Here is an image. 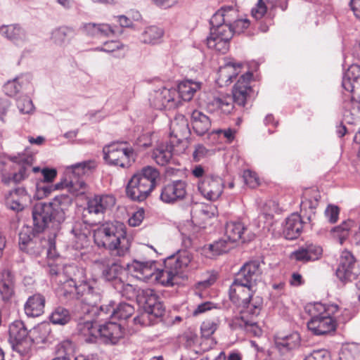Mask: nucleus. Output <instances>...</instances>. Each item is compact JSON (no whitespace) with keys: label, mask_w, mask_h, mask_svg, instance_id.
Wrapping results in <instances>:
<instances>
[{"label":"nucleus","mask_w":360,"mask_h":360,"mask_svg":"<svg viewBox=\"0 0 360 360\" xmlns=\"http://www.w3.org/2000/svg\"><path fill=\"white\" fill-rule=\"evenodd\" d=\"M336 321L330 314H313L307 323L308 329L315 335H324L336 329Z\"/></svg>","instance_id":"nucleus-12"},{"label":"nucleus","mask_w":360,"mask_h":360,"mask_svg":"<svg viewBox=\"0 0 360 360\" xmlns=\"http://www.w3.org/2000/svg\"><path fill=\"white\" fill-rule=\"evenodd\" d=\"M112 317L118 319H127L134 313L133 305L126 302H120L116 305V309H112Z\"/></svg>","instance_id":"nucleus-45"},{"label":"nucleus","mask_w":360,"mask_h":360,"mask_svg":"<svg viewBox=\"0 0 360 360\" xmlns=\"http://www.w3.org/2000/svg\"><path fill=\"white\" fill-rule=\"evenodd\" d=\"M250 320H248L245 319L244 316H236L233 319L230 323V327L233 330L237 329H243V330H249L248 324Z\"/></svg>","instance_id":"nucleus-62"},{"label":"nucleus","mask_w":360,"mask_h":360,"mask_svg":"<svg viewBox=\"0 0 360 360\" xmlns=\"http://www.w3.org/2000/svg\"><path fill=\"white\" fill-rule=\"evenodd\" d=\"M77 360L75 356V348L70 340H65L58 344L56 347V357L52 360Z\"/></svg>","instance_id":"nucleus-33"},{"label":"nucleus","mask_w":360,"mask_h":360,"mask_svg":"<svg viewBox=\"0 0 360 360\" xmlns=\"http://www.w3.org/2000/svg\"><path fill=\"white\" fill-rule=\"evenodd\" d=\"M140 299L143 302L144 311L152 314L154 318H160L163 316L165 307L154 290L149 288L143 290Z\"/></svg>","instance_id":"nucleus-16"},{"label":"nucleus","mask_w":360,"mask_h":360,"mask_svg":"<svg viewBox=\"0 0 360 360\" xmlns=\"http://www.w3.org/2000/svg\"><path fill=\"white\" fill-rule=\"evenodd\" d=\"M8 340L13 351L21 357H28L32 340L28 338V331L22 321H15L8 328Z\"/></svg>","instance_id":"nucleus-7"},{"label":"nucleus","mask_w":360,"mask_h":360,"mask_svg":"<svg viewBox=\"0 0 360 360\" xmlns=\"http://www.w3.org/2000/svg\"><path fill=\"white\" fill-rule=\"evenodd\" d=\"M59 282V287L58 288V293L60 297H63L66 300L75 299V293H68L70 291V286L72 285V283H73L74 285H76L77 283L74 282V281H70L67 279H60L58 281Z\"/></svg>","instance_id":"nucleus-55"},{"label":"nucleus","mask_w":360,"mask_h":360,"mask_svg":"<svg viewBox=\"0 0 360 360\" xmlns=\"http://www.w3.org/2000/svg\"><path fill=\"white\" fill-rule=\"evenodd\" d=\"M127 268L133 276L143 281L149 280L157 270L155 261L141 262L136 259L128 264Z\"/></svg>","instance_id":"nucleus-19"},{"label":"nucleus","mask_w":360,"mask_h":360,"mask_svg":"<svg viewBox=\"0 0 360 360\" xmlns=\"http://www.w3.org/2000/svg\"><path fill=\"white\" fill-rule=\"evenodd\" d=\"M229 296L230 300L238 307H243L245 313L252 316L260 314L263 299L260 296H254L252 287L233 280L229 290Z\"/></svg>","instance_id":"nucleus-4"},{"label":"nucleus","mask_w":360,"mask_h":360,"mask_svg":"<svg viewBox=\"0 0 360 360\" xmlns=\"http://www.w3.org/2000/svg\"><path fill=\"white\" fill-rule=\"evenodd\" d=\"M250 26V20L247 18L231 20V27L233 34H240Z\"/></svg>","instance_id":"nucleus-63"},{"label":"nucleus","mask_w":360,"mask_h":360,"mask_svg":"<svg viewBox=\"0 0 360 360\" xmlns=\"http://www.w3.org/2000/svg\"><path fill=\"white\" fill-rule=\"evenodd\" d=\"M71 316L69 310L63 307H58L52 311L49 316L50 321L55 325L64 326L69 323Z\"/></svg>","instance_id":"nucleus-44"},{"label":"nucleus","mask_w":360,"mask_h":360,"mask_svg":"<svg viewBox=\"0 0 360 360\" xmlns=\"http://www.w3.org/2000/svg\"><path fill=\"white\" fill-rule=\"evenodd\" d=\"M186 184L181 180L174 181L165 185L161 191L160 200L166 203H174L184 198Z\"/></svg>","instance_id":"nucleus-15"},{"label":"nucleus","mask_w":360,"mask_h":360,"mask_svg":"<svg viewBox=\"0 0 360 360\" xmlns=\"http://www.w3.org/2000/svg\"><path fill=\"white\" fill-rule=\"evenodd\" d=\"M231 39H217L214 37H207V44L210 49H215L222 53H225L229 49Z\"/></svg>","instance_id":"nucleus-51"},{"label":"nucleus","mask_w":360,"mask_h":360,"mask_svg":"<svg viewBox=\"0 0 360 360\" xmlns=\"http://www.w3.org/2000/svg\"><path fill=\"white\" fill-rule=\"evenodd\" d=\"M191 134L188 122L183 115H179L171 122L170 136L176 139V143H179L184 139H186Z\"/></svg>","instance_id":"nucleus-23"},{"label":"nucleus","mask_w":360,"mask_h":360,"mask_svg":"<svg viewBox=\"0 0 360 360\" xmlns=\"http://www.w3.org/2000/svg\"><path fill=\"white\" fill-rule=\"evenodd\" d=\"M302 229L303 221L301 216L294 213L285 219L283 233L286 239L294 240L300 236Z\"/></svg>","instance_id":"nucleus-24"},{"label":"nucleus","mask_w":360,"mask_h":360,"mask_svg":"<svg viewBox=\"0 0 360 360\" xmlns=\"http://www.w3.org/2000/svg\"><path fill=\"white\" fill-rule=\"evenodd\" d=\"M82 275L83 270L73 264L64 266L63 269V274H61L65 279L74 281L75 283L80 281H78V279H80L82 277Z\"/></svg>","instance_id":"nucleus-50"},{"label":"nucleus","mask_w":360,"mask_h":360,"mask_svg":"<svg viewBox=\"0 0 360 360\" xmlns=\"http://www.w3.org/2000/svg\"><path fill=\"white\" fill-rule=\"evenodd\" d=\"M154 316L152 314L148 313L144 311L140 315L135 316L133 319L134 324H139L141 326H146L154 323Z\"/></svg>","instance_id":"nucleus-59"},{"label":"nucleus","mask_w":360,"mask_h":360,"mask_svg":"<svg viewBox=\"0 0 360 360\" xmlns=\"http://www.w3.org/2000/svg\"><path fill=\"white\" fill-rule=\"evenodd\" d=\"M85 33L91 37H108L114 34L111 26L108 24L86 23L83 26Z\"/></svg>","instance_id":"nucleus-32"},{"label":"nucleus","mask_w":360,"mask_h":360,"mask_svg":"<svg viewBox=\"0 0 360 360\" xmlns=\"http://www.w3.org/2000/svg\"><path fill=\"white\" fill-rule=\"evenodd\" d=\"M231 248V243L226 239H221L214 243L203 246L202 254L206 257L212 258L227 252Z\"/></svg>","instance_id":"nucleus-30"},{"label":"nucleus","mask_w":360,"mask_h":360,"mask_svg":"<svg viewBox=\"0 0 360 360\" xmlns=\"http://www.w3.org/2000/svg\"><path fill=\"white\" fill-rule=\"evenodd\" d=\"M360 78V66L353 64L349 67L344 73L342 86L346 91L352 92L354 91V82Z\"/></svg>","instance_id":"nucleus-37"},{"label":"nucleus","mask_w":360,"mask_h":360,"mask_svg":"<svg viewBox=\"0 0 360 360\" xmlns=\"http://www.w3.org/2000/svg\"><path fill=\"white\" fill-rule=\"evenodd\" d=\"M191 124L193 131L198 136L208 132L211 127V120L208 116L199 110H194L191 115Z\"/></svg>","instance_id":"nucleus-28"},{"label":"nucleus","mask_w":360,"mask_h":360,"mask_svg":"<svg viewBox=\"0 0 360 360\" xmlns=\"http://www.w3.org/2000/svg\"><path fill=\"white\" fill-rule=\"evenodd\" d=\"M192 259V254L187 250H179L167 257L164 260V268H157L153 275L155 280L163 285H173L174 278L180 274L181 269L188 266Z\"/></svg>","instance_id":"nucleus-5"},{"label":"nucleus","mask_w":360,"mask_h":360,"mask_svg":"<svg viewBox=\"0 0 360 360\" xmlns=\"http://www.w3.org/2000/svg\"><path fill=\"white\" fill-rule=\"evenodd\" d=\"M72 203V198L68 194L56 195L49 202H37L32 210V231L26 227L19 233L20 249L34 257L46 253L54 257L55 238Z\"/></svg>","instance_id":"nucleus-1"},{"label":"nucleus","mask_w":360,"mask_h":360,"mask_svg":"<svg viewBox=\"0 0 360 360\" xmlns=\"http://www.w3.org/2000/svg\"><path fill=\"white\" fill-rule=\"evenodd\" d=\"M44 307L45 297L39 293H36L28 297L24 309L28 316L37 317L44 313Z\"/></svg>","instance_id":"nucleus-26"},{"label":"nucleus","mask_w":360,"mask_h":360,"mask_svg":"<svg viewBox=\"0 0 360 360\" xmlns=\"http://www.w3.org/2000/svg\"><path fill=\"white\" fill-rule=\"evenodd\" d=\"M200 86L198 83L193 82L191 80L181 82L177 86V100L181 98L184 101H189L192 99L194 94Z\"/></svg>","instance_id":"nucleus-35"},{"label":"nucleus","mask_w":360,"mask_h":360,"mask_svg":"<svg viewBox=\"0 0 360 360\" xmlns=\"http://www.w3.org/2000/svg\"><path fill=\"white\" fill-rule=\"evenodd\" d=\"M29 75L18 77L12 81L7 82L4 86V90L6 95L12 97L15 96L22 89L23 86L29 84Z\"/></svg>","instance_id":"nucleus-41"},{"label":"nucleus","mask_w":360,"mask_h":360,"mask_svg":"<svg viewBox=\"0 0 360 360\" xmlns=\"http://www.w3.org/2000/svg\"><path fill=\"white\" fill-rule=\"evenodd\" d=\"M177 92L174 89L162 88L155 92V106L156 108L170 110L178 106L179 100L176 98Z\"/></svg>","instance_id":"nucleus-20"},{"label":"nucleus","mask_w":360,"mask_h":360,"mask_svg":"<svg viewBox=\"0 0 360 360\" xmlns=\"http://www.w3.org/2000/svg\"><path fill=\"white\" fill-rule=\"evenodd\" d=\"M164 30L156 26L147 27L141 34V42L147 44H156L160 42Z\"/></svg>","instance_id":"nucleus-38"},{"label":"nucleus","mask_w":360,"mask_h":360,"mask_svg":"<svg viewBox=\"0 0 360 360\" xmlns=\"http://www.w3.org/2000/svg\"><path fill=\"white\" fill-rule=\"evenodd\" d=\"M236 14V11L231 6L222 8L221 10L216 12L211 18L210 20V28H217L221 25L229 22V21H231L230 17Z\"/></svg>","instance_id":"nucleus-36"},{"label":"nucleus","mask_w":360,"mask_h":360,"mask_svg":"<svg viewBox=\"0 0 360 360\" xmlns=\"http://www.w3.org/2000/svg\"><path fill=\"white\" fill-rule=\"evenodd\" d=\"M351 359L360 360V345L353 343L343 346L341 349L339 360Z\"/></svg>","instance_id":"nucleus-48"},{"label":"nucleus","mask_w":360,"mask_h":360,"mask_svg":"<svg viewBox=\"0 0 360 360\" xmlns=\"http://www.w3.org/2000/svg\"><path fill=\"white\" fill-rule=\"evenodd\" d=\"M307 310L312 317L313 314H330L328 311H331L333 313L338 311V306L337 304H332L329 307L326 308V306L321 303H315L313 305L307 307Z\"/></svg>","instance_id":"nucleus-56"},{"label":"nucleus","mask_w":360,"mask_h":360,"mask_svg":"<svg viewBox=\"0 0 360 360\" xmlns=\"http://www.w3.org/2000/svg\"><path fill=\"white\" fill-rule=\"evenodd\" d=\"M233 35L231 21L221 25L217 28H210V34L209 37H214L217 39H231Z\"/></svg>","instance_id":"nucleus-46"},{"label":"nucleus","mask_w":360,"mask_h":360,"mask_svg":"<svg viewBox=\"0 0 360 360\" xmlns=\"http://www.w3.org/2000/svg\"><path fill=\"white\" fill-rule=\"evenodd\" d=\"M96 323L91 320L81 319L77 325V331L84 337L85 342L89 343L96 342L98 340V333L94 330H98Z\"/></svg>","instance_id":"nucleus-27"},{"label":"nucleus","mask_w":360,"mask_h":360,"mask_svg":"<svg viewBox=\"0 0 360 360\" xmlns=\"http://www.w3.org/2000/svg\"><path fill=\"white\" fill-rule=\"evenodd\" d=\"M101 299V295L98 290L94 287H91V290L86 293V296L83 298V302L89 306H96L98 304Z\"/></svg>","instance_id":"nucleus-58"},{"label":"nucleus","mask_w":360,"mask_h":360,"mask_svg":"<svg viewBox=\"0 0 360 360\" xmlns=\"http://www.w3.org/2000/svg\"><path fill=\"white\" fill-rule=\"evenodd\" d=\"M17 106L21 113L28 114L33 111L34 105L29 98H20L17 101Z\"/></svg>","instance_id":"nucleus-61"},{"label":"nucleus","mask_w":360,"mask_h":360,"mask_svg":"<svg viewBox=\"0 0 360 360\" xmlns=\"http://www.w3.org/2000/svg\"><path fill=\"white\" fill-rule=\"evenodd\" d=\"M96 167L95 162L91 160L83 161L68 167L67 172L72 176L82 177L89 174Z\"/></svg>","instance_id":"nucleus-42"},{"label":"nucleus","mask_w":360,"mask_h":360,"mask_svg":"<svg viewBox=\"0 0 360 360\" xmlns=\"http://www.w3.org/2000/svg\"><path fill=\"white\" fill-rule=\"evenodd\" d=\"M352 224L353 221L350 220L347 221H343L340 225L335 226L332 229L334 233H338V236L341 244L343 243V241L348 236L349 231L352 226Z\"/></svg>","instance_id":"nucleus-57"},{"label":"nucleus","mask_w":360,"mask_h":360,"mask_svg":"<svg viewBox=\"0 0 360 360\" xmlns=\"http://www.w3.org/2000/svg\"><path fill=\"white\" fill-rule=\"evenodd\" d=\"M63 181V188L68 187L73 192H79L86 187V183L82 177L70 175L69 180L65 179Z\"/></svg>","instance_id":"nucleus-52"},{"label":"nucleus","mask_w":360,"mask_h":360,"mask_svg":"<svg viewBox=\"0 0 360 360\" xmlns=\"http://www.w3.org/2000/svg\"><path fill=\"white\" fill-rule=\"evenodd\" d=\"M91 285L89 283L82 281L77 282L76 285L72 283L70 286V291L68 293H75V299L84 298L86 293L91 290Z\"/></svg>","instance_id":"nucleus-54"},{"label":"nucleus","mask_w":360,"mask_h":360,"mask_svg":"<svg viewBox=\"0 0 360 360\" xmlns=\"http://www.w3.org/2000/svg\"><path fill=\"white\" fill-rule=\"evenodd\" d=\"M252 76V75L250 72L242 75L233 86L231 97L235 103L239 106L244 107L248 99L253 91L249 84Z\"/></svg>","instance_id":"nucleus-14"},{"label":"nucleus","mask_w":360,"mask_h":360,"mask_svg":"<svg viewBox=\"0 0 360 360\" xmlns=\"http://www.w3.org/2000/svg\"><path fill=\"white\" fill-rule=\"evenodd\" d=\"M10 160L19 165L18 172L8 176H4L3 181L5 184H8L11 181L20 183L28 176L33 164V157L26 154H18L11 156Z\"/></svg>","instance_id":"nucleus-10"},{"label":"nucleus","mask_w":360,"mask_h":360,"mask_svg":"<svg viewBox=\"0 0 360 360\" xmlns=\"http://www.w3.org/2000/svg\"><path fill=\"white\" fill-rule=\"evenodd\" d=\"M94 331L98 333V339L112 345L116 344L124 334L120 324L112 321L98 326Z\"/></svg>","instance_id":"nucleus-18"},{"label":"nucleus","mask_w":360,"mask_h":360,"mask_svg":"<svg viewBox=\"0 0 360 360\" xmlns=\"http://www.w3.org/2000/svg\"><path fill=\"white\" fill-rule=\"evenodd\" d=\"M115 200L112 195H97L88 200L87 207L84 211L89 214L103 215L107 209L115 205Z\"/></svg>","instance_id":"nucleus-21"},{"label":"nucleus","mask_w":360,"mask_h":360,"mask_svg":"<svg viewBox=\"0 0 360 360\" xmlns=\"http://www.w3.org/2000/svg\"><path fill=\"white\" fill-rule=\"evenodd\" d=\"M234 101L231 96L225 95L220 97L214 98V99L209 103L214 108H217L224 115H229L232 112L234 108Z\"/></svg>","instance_id":"nucleus-40"},{"label":"nucleus","mask_w":360,"mask_h":360,"mask_svg":"<svg viewBox=\"0 0 360 360\" xmlns=\"http://www.w3.org/2000/svg\"><path fill=\"white\" fill-rule=\"evenodd\" d=\"M335 274L343 283L351 282L359 276L360 271L356 265V259L351 252L347 250L342 252Z\"/></svg>","instance_id":"nucleus-8"},{"label":"nucleus","mask_w":360,"mask_h":360,"mask_svg":"<svg viewBox=\"0 0 360 360\" xmlns=\"http://www.w3.org/2000/svg\"><path fill=\"white\" fill-rule=\"evenodd\" d=\"M94 242L112 255L123 257L129 252L131 240L127 236L126 226L119 221L107 222L94 231Z\"/></svg>","instance_id":"nucleus-2"},{"label":"nucleus","mask_w":360,"mask_h":360,"mask_svg":"<svg viewBox=\"0 0 360 360\" xmlns=\"http://www.w3.org/2000/svg\"><path fill=\"white\" fill-rule=\"evenodd\" d=\"M160 181V174L158 169L152 166H145L131 177L126 187L127 195L134 201H143Z\"/></svg>","instance_id":"nucleus-3"},{"label":"nucleus","mask_w":360,"mask_h":360,"mask_svg":"<svg viewBox=\"0 0 360 360\" xmlns=\"http://www.w3.org/2000/svg\"><path fill=\"white\" fill-rule=\"evenodd\" d=\"M103 158L109 165L127 168L135 161V153L132 148L124 147L122 143H113L105 146Z\"/></svg>","instance_id":"nucleus-6"},{"label":"nucleus","mask_w":360,"mask_h":360,"mask_svg":"<svg viewBox=\"0 0 360 360\" xmlns=\"http://www.w3.org/2000/svg\"><path fill=\"white\" fill-rule=\"evenodd\" d=\"M304 248L311 261L318 259L322 254V248L316 245L307 244Z\"/></svg>","instance_id":"nucleus-64"},{"label":"nucleus","mask_w":360,"mask_h":360,"mask_svg":"<svg viewBox=\"0 0 360 360\" xmlns=\"http://www.w3.org/2000/svg\"><path fill=\"white\" fill-rule=\"evenodd\" d=\"M247 229L243 224L239 221H230L228 222L225 228V234L227 240L231 244L239 240L243 242L250 240L252 236H245Z\"/></svg>","instance_id":"nucleus-25"},{"label":"nucleus","mask_w":360,"mask_h":360,"mask_svg":"<svg viewBox=\"0 0 360 360\" xmlns=\"http://www.w3.org/2000/svg\"><path fill=\"white\" fill-rule=\"evenodd\" d=\"M95 264L101 269L102 278L110 283L113 288L122 281L120 275L123 273V268L118 262L103 257L96 259Z\"/></svg>","instance_id":"nucleus-9"},{"label":"nucleus","mask_w":360,"mask_h":360,"mask_svg":"<svg viewBox=\"0 0 360 360\" xmlns=\"http://www.w3.org/2000/svg\"><path fill=\"white\" fill-rule=\"evenodd\" d=\"M72 233L79 240L84 241L87 238L90 231L86 226L83 228L82 224H76L72 229Z\"/></svg>","instance_id":"nucleus-60"},{"label":"nucleus","mask_w":360,"mask_h":360,"mask_svg":"<svg viewBox=\"0 0 360 360\" xmlns=\"http://www.w3.org/2000/svg\"><path fill=\"white\" fill-rule=\"evenodd\" d=\"M114 288L120 293L122 297L128 300H132L141 295L139 293V290H137L134 285L124 283L122 280L118 282Z\"/></svg>","instance_id":"nucleus-47"},{"label":"nucleus","mask_w":360,"mask_h":360,"mask_svg":"<svg viewBox=\"0 0 360 360\" xmlns=\"http://www.w3.org/2000/svg\"><path fill=\"white\" fill-rule=\"evenodd\" d=\"M260 265V262L258 260L246 262L236 274L234 280L238 283H241L253 288L256 285L262 274Z\"/></svg>","instance_id":"nucleus-11"},{"label":"nucleus","mask_w":360,"mask_h":360,"mask_svg":"<svg viewBox=\"0 0 360 360\" xmlns=\"http://www.w3.org/2000/svg\"><path fill=\"white\" fill-rule=\"evenodd\" d=\"M300 335L298 333H292L289 336L276 342V348L281 354H285L290 350L296 348L300 344Z\"/></svg>","instance_id":"nucleus-39"},{"label":"nucleus","mask_w":360,"mask_h":360,"mask_svg":"<svg viewBox=\"0 0 360 360\" xmlns=\"http://www.w3.org/2000/svg\"><path fill=\"white\" fill-rule=\"evenodd\" d=\"M220 321L207 319L204 321L200 326L202 336L205 338L211 337L219 327Z\"/></svg>","instance_id":"nucleus-53"},{"label":"nucleus","mask_w":360,"mask_h":360,"mask_svg":"<svg viewBox=\"0 0 360 360\" xmlns=\"http://www.w3.org/2000/svg\"><path fill=\"white\" fill-rule=\"evenodd\" d=\"M0 34L16 45H21L28 40L27 32L19 24L1 26Z\"/></svg>","instance_id":"nucleus-22"},{"label":"nucleus","mask_w":360,"mask_h":360,"mask_svg":"<svg viewBox=\"0 0 360 360\" xmlns=\"http://www.w3.org/2000/svg\"><path fill=\"white\" fill-rule=\"evenodd\" d=\"M198 189L206 198L215 200L223 192L224 181L218 176H206L199 184Z\"/></svg>","instance_id":"nucleus-13"},{"label":"nucleus","mask_w":360,"mask_h":360,"mask_svg":"<svg viewBox=\"0 0 360 360\" xmlns=\"http://www.w3.org/2000/svg\"><path fill=\"white\" fill-rule=\"evenodd\" d=\"M240 65L238 64L237 67L232 63H227L224 65L219 68L218 71V77L217 82L220 86H227L233 82V79L236 78L238 74L237 68H240Z\"/></svg>","instance_id":"nucleus-29"},{"label":"nucleus","mask_w":360,"mask_h":360,"mask_svg":"<svg viewBox=\"0 0 360 360\" xmlns=\"http://www.w3.org/2000/svg\"><path fill=\"white\" fill-rule=\"evenodd\" d=\"M318 202L312 199L304 198L301 202V212L303 213L304 217H306L309 221H312L315 217V210L318 206Z\"/></svg>","instance_id":"nucleus-49"},{"label":"nucleus","mask_w":360,"mask_h":360,"mask_svg":"<svg viewBox=\"0 0 360 360\" xmlns=\"http://www.w3.org/2000/svg\"><path fill=\"white\" fill-rule=\"evenodd\" d=\"M172 145L174 144V141H171ZM172 145L160 144L153 151L152 158L154 160L160 165H167L172 157Z\"/></svg>","instance_id":"nucleus-34"},{"label":"nucleus","mask_w":360,"mask_h":360,"mask_svg":"<svg viewBox=\"0 0 360 360\" xmlns=\"http://www.w3.org/2000/svg\"><path fill=\"white\" fill-rule=\"evenodd\" d=\"M72 33V29L65 26L60 27L52 31L51 39L54 44L63 46L70 41Z\"/></svg>","instance_id":"nucleus-43"},{"label":"nucleus","mask_w":360,"mask_h":360,"mask_svg":"<svg viewBox=\"0 0 360 360\" xmlns=\"http://www.w3.org/2000/svg\"><path fill=\"white\" fill-rule=\"evenodd\" d=\"M42 179L37 184V191L38 198H42L49 195L53 191L63 188V181H60L55 185H43L44 183L52 182L57 176L56 169L43 168L41 170Z\"/></svg>","instance_id":"nucleus-17"},{"label":"nucleus","mask_w":360,"mask_h":360,"mask_svg":"<svg viewBox=\"0 0 360 360\" xmlns=\"http://www.w3.org/2000/svg\"><path fill=\"white\" fill-rule=\"evenodd\" d=\"M0 294L3 300L8 301L14 295V276L8 270H4L0 280Z\"/></svg>","instance_id":"nucleus-31"}]
</instances>
